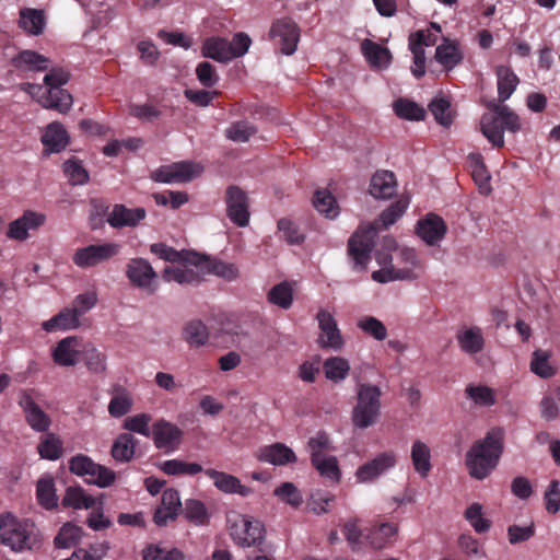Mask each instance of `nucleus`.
I'll use <instances>...</instances> for the list:
<instances>
[{"instance_id":"nucleus-1","label":"nucleus","mask_w":560,"mask_h":560,"mask_svg":"<svg viewBox=\"0 0 560 560\" xmlns=\"http://www.w3.org/2000/svg\"><path fill=\"white\" fill-rule=\"evenodd\" d=\"M407 199H398L386 208L373 223L361 224L348 241V255L353 260V268L365 270L371 259L378 229H387L404 215L408 208Z\"/></svg>"},{"instance_id":"nucleus-2","label":"nucleus","mask_w":560,"mask_h":560,"mask_svg":"<svg viewBox=\"0 0 560 560\" xmlns=\"http://www.w3.org/2000/svg\"><path fill=\"white\" fill-rule=\"evenodd\" d=\"M504 450L502 428L490 429L483 439L472 443L465 456V465L471 478L483 480L495 469Z\"/></svg>"},{"instance_id":"nucleus-3","label":"nucleus","mask_w":560,"mask_h":560,"mask_svg":"<svg viewBox=\"0 0 560 560\" xmlns=\"http://www.w3.org/2000/svg\"><path fill=\"white\" fill-rule=\"evenodd\" d=\"M0 540L15 552L37 549L42 541L32 521L19 520L11 513L0 515Z\"/></svg>"},{"instance_id":"nucleus-4","label":"nucleus","mask_w":560,"mask_h":560,"mask_svg":"<svg viewBox=\"0 0 560 560\" xmlns=\"http://www.w3.org/2000/svg\"><path fill=\"white\" fill-rule=\"evenodd\" d=\"M70 80V73L61 67L50 68L44 77L46 86L45 93L38 98V104L48 109L57 110L60 114H67L73 104L72 95L62 89Z\"/></svg>"},{"instance_id":"nucleus-5","label":"nucleus","mask_w":560,"mask_h":560,"mask_svg":"<svg viewBox=\"0 0 560 560\" xmlns=\"http://www.w3.org/2000/svg\"><path fill=\"white\" fill-rule=\"evenodd\" d=\"M382 390L377 385L359 383L357 404L352 409L351 420L355 428L368 429L377 423L381 416Z\"/></svg>"},{"instance_id":"nucleus-6","label":"nucleus","mask_w":560,"mask_h":560,"mask_svg":"<svg viewBox=\"0 0 560 560\" xmlns=\"http://www.w3.org/2000/svg\"><path fill=\"white\" fill-rule=\"evenodd\" d=\"M69 470L77 476L83 477L85 482L100 488H107L116 480L114 470L95 463L84 454H78L69 460Z\"/></svg>"},{"instance_id":"nucleus-7","label":"nucleus","mask_w":560,"mask_h":560,"mask_svg":"<svg viewBox=\"0 0 560 560\" xmlns=\"http://www.w3.org/2000/svg\"><path fill=\"white\" fill-rule=\"evenodd\" d=\"M230 522V535L237 546L253 547L262 542L265 528L259 521L246 515H237Z\"/></svg>"},{"instance_id":"nucleus-8","label":"nucleus","mask_w":560,"mask_h":560,"mask_svg":"<svg viewBox=\"0 0 560 560\" xmlns=\"http://www.w3.org/2000/svg\"><path fill=\"white\" fill-rule=\"evenodd\" d=\"M202 173V167L192 161H182L162 165L155 170L151 178L159 183H188Z\"/></svg>"},{"instance_id":"nucleus-9","label":"nucleus","mask_w":560,"mask_h":560,"mask_svg":"<svg viewBox=\"0 0 560 560\" xmlns=\"http://www.w3.org/2000/svg\"><path fill=\"white\" fill-rule=\"evenodd\" d=\"M269 38L280 47L282 54L290 56L296 50L300 28L289 18L278 19L270 27Z\"/></svg>"},{"instance_id":"nucleus-10","label":"nucleus","mask_w":560,"mask_h":560,"mask_svg":"<svg viewBox=\"0 0 560 560\" xmlns=\"http://www.w3.org/2000/svg\"><path fill=\"white\" fill-rule=\"evenodd\" d=\"M224 201L228 218L237 226L245 228L249 224V199L242 188L231 185L225 190Z\"/></svg>"},{"instance_id":"nucleus-11","label":"nucleus","mask_w":560,"mask_h":560,"mask_svg":"<svg viewBox=\"0 0 560 560\" xmlns=\"http://www.w3.org/2000/svg\"><path fill=\"white\" fill-rule=\"evenodd\" d=\"M119 249L120 246L116 243L89 245L77 249L72 260L80 268H91L109 260Z\"/></svg>"},{"instance_id":"nucleus-12","label":"nucleus","mask_w":560,"mask_h":560,"mask_svg":"<svg viewBox=\"0 0 560 560\" xmlns=\"http://www.w3.org/2000/svg\"><path fill=\"white\" fill-rule=\"evenodd\" d=\"M415 232L428 246H436L445 237L447 225L442 217L430 212L417 222Z\"/></svg>"},{"instance_id":"nucleus-13","label":"nucleus","mask_w":560,"mask_h":560,"mask_svg":"<svg viewBox=\"0 0 560 560\" xmlns=\"http://www.w3.org/2000/svg\"><path fill=\"white\" fill-rule=\"evenodd\" d=\"M397 463V456L393 451L377 454L373 459L361 465L355 471V478L360 482H372Z\"/></svg>"},{"instance_id":"nucleus-14","label":"nucleus","mask_w":560,"mask_h":560,"mask_svg":"<svg viewBox=\"0 0 560 560\" xmlns=\"http://www.w3.org/2000/svg\"><path fill=\"white\" fill-rule=\"evenodd\" d=\"M317 320L322 331L317 340L319 347L336 351L341 350L343 347V338L334 316L328 311L320 310L317 313Z\"/></svg>"},{"instance_id":"nucleus-15","label":"nucleus","mask_w":560,"mask_h":560,"mask_svg":"<svg viewBox=\"0 0 560 560\" xmlns=\"http://www.w3.org/2000/svg\"><path fill=\"white\" fill-rule=\"evenodd\" d=\"M11 66L20 74L44 72L49 69L50 60L31 49L21 50L11 59Z\"/></svg>"},{"instance_id":"nucleus-16","label":"nucleus","mask_w":560,"mask_h":560,"mask_svg":"<svg viewBox=\"0 0 560 560\" xmlns=\"http://www.w3.org/2000/svg\"><path fill=\"white\" fill-rule=\"evenodd\" d=\"M46 222L44 213L26 210L24 213L12 221L7 231V236L15 241H25L28 237V230H36Z\"/></svg>"},{"instance_id":"nucleus-17","label":"nucleus","mask_w":560,"mask_h":560,"mask_svg":"<svg viewBox=\"0 0 560 560\" xmlns=\"http://www.w3.org/2000/svg\"><path fill=\"white\" fill-rule=\"evenodd\" d=\"M184 432L176 424L160 419L152 425V439L158 448L176 450L183 439Z\"/></svg>"},{"instance_id":"nucleus-18","label":"nucleus","mask_w":560,"mask_h":560,"mask_svg":"<svg viewBox=\"0 0 560 560\" xmlns=\"http://www.w3.org/2000/svg\"><path fill=\"white\" fill-rule=\"evenodd\" d=\"M126 275L129 281L140 289L154 291V288H151V283L153 280L158 278L156 272L152 268L151 264L143 258H132L127 265Z\"/></svg>"},{"instance_id":"nucleus-19","label":"nucleus","mask_w":560,"mask_h":560,"mask_svg":"<svg viewBox=\"0 0 560 560\" xmlns=\"http://www.w3.org/2000/svg\"><path fill=\"white\" fill-rule=\"evenodd\" d=\"M20 407L25 413L27 424L36 432L48 431L51 420L40 407L34 401L31 395L24 393L19 401Z\"/></svg>"},{"instance_id":"nucleus-20","label":"nucleus","mask_w":560,"mask_h":560,"mask_svg":"<svg viewBox=\"0 0 560 560\" xmlns=\"http://www.w3.org/2000/svg\"><path fill=\"white\" fill-rule=\"evenodd\" d=\"M176 264L165 267L162 275L164 281H175L179 284H195L201 281L203 271L197 269L190 262L177 261Z\"/></svg>"},{"instance_id":"nucleus-21","label":"nucleus","mask_w":560,"mask_h":560,"mask_svg":"<svg viewBox=\"0 0 560 560\" xmlns=\"http://www.w3.org/2000/svg\"><path fill=\"white\" fill-rule=\"evenodd\" d=\"M205 474L213 480L214 487L224 493L240 494L242 497H248L253 493L252 488L242 485L241 480L233 475L212 468L206 469Z\"/></svg>"},{"instance_id":"nucleus-22","label":"nucleus","mask_w":560,"mask_h":560,"mask_svg":"<svg viewBox=\"0 0 560 560\" xmlns=\"http://www.w3.org/2000/svg\"><path fill=\"white\" fill-rule=\"evenodd\" d=\"M257 458L275 466H284L295 463L298 459L292 448L280 442L260 447L257 452Z\"/></svg>"},{"instance_id":"nucleus-23","label":"nucleus","mask_w":560,"mask_h":560,"mask_svg":"<svg viewBox=\"0 0 560 560\" xmlns=\"http://www.w3.org/2000/svg\"><path fill=\"white\" fill-rule=\"evenodd\" d=\"M42 143L46 155L59 153L69 144V135L60 122L54 121L46 127L42 136Z\"/></svg>"},{"instance_id":"nucleus-24","label":"nucleus","mask_w":560,"mask_h":560,"mask_svg":"<svg viewBox=\"0 0 560 560\" xmlns=\"http://www.w3.org/2000/svg\"><path fill=\"white\" fill-rule=\"evenodd\" d=\"M147 215L144 208L129 209L124 205H115L108 214L107 222L112 228L136 226Z\"/></svg>"},{"instance_id":"nucleus-25","label":"nucleus","mask_w":560,"mask_h":560,"mask_svg":"<svg viewBox=\"0 0 560 560\" xmlns=\"http://www.w3.org/2000/svg\"><path fill=\"white\" fill-rule=\"evenodd\" d=\"M456 340L460 350L467 354H477L485 348V338L480 327L463 326L456 332Z\"/></svg>"},{"instance_id":"nucleus-26","label":"nucleus","mask_w":560,"mask_h":560,"mask_svg":"<svg viewBox=\"0 0 560 560\" xmlns=\"http://www.w3.org/2000/svg\"><path fill=\"white\" fill-rule=\"evenodd\" d=\"M79 345L77 337L61 339L52 350L54 362L60 366H74L79 362Z\"/></svg>"},{"instance_id":"nucleus-27","label":"nucleus","mask_w":560,"mask_h":560,"mask_svg":"<svg viewBox=\"0 0 560 560\" xmlns=\"http://www.w3.org/2000/svg\"><path fill=\"white\" fill-rule=\"evenodd\" d=\"M192 265L207 273H213L228 280H233L237 277L238 270L233 264H226L218 259H212L197 253V258L194 259Z\"/></svg>"},{"instance_id":"nucleus-28","label":"nucleus","mask_w":560,"mask_h":560,"mask_svg":"<svg viewBox=\"0 0 560 560\" xmlns=\"http://www.w3.org/2000/svg\"><path fill=\"white\" fill-rule=\"evenodd\" d=\"M396 176L390 171H377L371 178L369 191L376 199H389L396 192Z\"/></svg>"},{"instance_id":"nucleus-29","label":"nucleus","mask_w":560,"mask_h":560,"mask_svg":"<svg viewBox=\"0 0 560 560\" xmlns=\"http://www.w3.org/2000/svg\"><path fill=\"white\" fill-rule=\"evenodd\" d=\"M434 59L444 70L451 71L463 61V54L456 42L444 37L435 49Z\"/></svg>"},{"instance_id":"nucleus-30","label":"nucleus","mask_w":560,"mask_h":560,"mask_svg":"<svg viewBox=\"0 0 560 560\" xmlns=\"http://www.w3.org/2000/svg\"><path fill=\"white\" fill-rule=\"evenodd\" d=\"M495 75H497V86H498V100L503 103L511 97L514 93L516 86L520 83L518 77L512 70V68L508 66H497L495 67Z\"/></svg>"},{"instance_id":"nucleus-31","label":"nucleus","mask_w":560,"mask_h":560,"mask_svg":"<svg viewBox=\"0 0 560 560\" xmlns=\"http://www.w3.org/2000/svg\"><path fill=\"white\" fill-rule=\"evenodd\" d=\"M201 54L203 57L219 62H228L233 59L230 42L223 37L206 38L201 47Z\"/></svg>"},{"instance_id":"nucleus-32","label":"nucleus","mask_w":560,"mask_h":560,"mask_svg":"<svg viewBox=\"0 0 560 560\" xmlns=\"http://www.w3.org/2000/svg\"><path fill=\"white\" fill-rule=\"evenodd\" d=\"M361 51L372 67H387L392 59L388 48L368 38L361 43Z\"/></svg>"},{"instance_id":"nucleus-33","label":"nucleus","mask_w":560,"mask_h":560,"mask_svg":"<svg viewBox=\"0 0 560 560\" xmlns=\"http://www.w3.org/2000/svg\"><path fill=\"white\" fill-rule=\"evenodd\" d=\"M80 325V316L72 308H63L57 315L43 323L47 332L56 330H70Z\"/></svg>"},{"instance_id":"nucleus-34","label":"nucleus","mask_w":560,"mask_h":560,"mask_svg":"<svg viewBox=\"0 0 560 560\" xmlns=\"http://www.w3.org/2000/svg\"><path fill=\"white\" fill-rule=\"evenodd\" d=\"M63 508H72L74 510H88L94 506L95 499L88 494L80 486H70L66 489L61 500Z\"/></svg>"},{"instance_id":"nucleus-35","label":"nucleus","mask_w":560,"mask_h":560,"mask_svg":"<svg viewBox=\"0 0 560 560\" xmlns=\"http://www.w3.org/2000/svg\"><path fill=\"white\" fill-rule=\"evenodd\" d=\"M136 446L137 440L132 434L121 433L115 439L112 445L110 455L117 462L128 463L135 455Z\"/></svg>"},{"instance_id":"nucleus-36","label":"nucleus","mask_w":560,"mask_h":560,"mask_svg":"<svg viewBox=\"0 0 560 560\" xmlns=\"http://www.w3.org/2000/svg\"><path fill=\"white\" fill-rule=\"evenodd\" d=\"M150 250L152 254L156 255L159 258L170 261H186L192 265L194 259L197 258V253L192 250H176L175 248L167 246L164 243H154L150 246Z\"/></svg>"},{"instance_id":"nucleus-37","label":"nucleus","mask_w":560,"mask_h":560,"mask_svg":"<svg viewBox=\"0 0 560 560\" xmlns=\"http://www.w3.org/2000/svg\"><path fill=\"white\" fill-rule=\"evenodd\" d=\"M480 126L482 135L493 144V147L501 148L504 145V131L497 114L483 115Z\"/></svg>"},{"instance_id":"nucleus-38","label":"nucleus","mask_w":560,"mask_h":560,"mask_svg":"<svg viewBox=\"0 0 560 560\" xmlns=\"http://www.w3.org/2000/svg\"><path fill=\"white\" fill-rule=\"evenodd\" d=\"M209 338L207 326L199 319H192L185 324L183 328V339L190 347H202Z\"/></svg>"},{"instance_id":"nucleus-39","label":"nucleus","mask_w":560,"mask_h":560,"mask_svg":"<svg viewBox=\"0 0 560 560\" xmlns=\"http://www.w3.org/2000/svg\"><path fill=\"white\" fill-rule=\"evenodd\" d=\"M313 206L328 219H335L339 214L337 200L328 189H317L314 192Z\"/></svg>"},{"instance_id":"nucleus-40","label":"nucleus","mask_w":560,"mask_h":560,"mask_svg":"<svg viewBox=\"0 0 560 560\" xmlns=\"http://www.w3.org/2000/svg\"><path fill=\"white\" fill-rule=\"evenodd\" d=\"M431 453L429 446L421 442L415 441L411 447V460L415 470L421 476L427 477L431 470Z\"/></svg>"},{"instance_id":"nucleus-41","label":"nucleus","mask_w":560,"mask_h":560,"mask_svg":"<svg viewBox=\"0 0 560 560\" xmlns=\"http://www.w3.org/2000/svg\"><path fill=\"white\" fill-rule=\"evenodd\" d=\"M36 498L38 503L46 510L57 508L58 498L56 495L55 482L51 477H42L36 485Z\"/></svg>"},{"instance_id":"nucleus-42","label":"nucleus","mask_w":560,"mask_h":560,"mask_svg":"<svg viewBox=\"0 0 560 560\" xmlns=\"http://www.w3.org/2000/svg\"><path fill=\"white\" fill-rule=\"evenodd\" d=\"M396 533V524L383 523L371 528L366 539L374 549H382L392 540Z\"/></svg>"},{"instance_id":"nucleus-43","label":"nucleus","mask_w":560,"mask_h":560,"mask_svg":"<svg viewBox=\"0 0 560 560\" xmlns=\"http://www.w3.org/2000/svg\"><path fill=\"white\" fill-rule=\"evenodd\" d=\"M466 397L477 407H492L497 402V392L486 385H468L465 388Z\"/></svg>"},{"instance_id":"nucleus-44","label":"nucleus","mask_w":560,"mask_h":560,"mask_svg":"<svg viewBox=\"0 0 560 560\" xmlns=\"http://www.w3.org/2000/svg\"><path fill=\"white\" fill-rule=\"evenodd\" d=\"M326 378L339 383L349 375L350 363L341 357H331L324 361L323 364Z\"/></svg>"},{"instance_id":"nucleus-45","label":"nucleus","mask_w":560,"mask_h":560,"mask_svg":"<svg viewBox=\"0 0 560 560\" xmlns=\"http://www.w3.org/2000/svg\"><path fill=\"white\" fill-rule=\"evenodd\" d=\"M269 303L275 304L283 310H289L293 303V289L288 281L273 285L268 294Z\"/></svg>"},{"instance_id":"nucleus-46","label":"nucleus","mask_w":560,"mask_h":560,"mask_svg":"<svg viewBox=\"0 0 560 560\" xmlns=\"http://www.w3.org/2000/svg\"><path fill=\"white\" fill-rule=\"evenodd\" d=\"M468 162L474 182L478 185L480 190L489 191L490 175L483 164L482 156L479 153H470L468 155Z\"/></svg>"},{"instance_id":"nucleus-47","label":"nucleus","mask_w":560,"mask_h":560,"mask_svg":"<svg viewBox=\"0 0 560 560\" xmlns=\"http://www.w3.org/2000/svg\"><path fill=\"white\" fill-rule=\"evenodd\" d=\"M37 451L42 458L57 460L62 455V441L56 434L48 433L42 438Z\"/></svg>"},{"instance_id":"nucleus-48","label":"nucleus","mask_w":560,"mask_h":560,"mask_svg":"<svg viewBox=\"0 0 560 560\" xmlns=\"http://www.w3.org/2000/svg\"><path fill=\"white\" fill-rule=\"evenodd\" d=\"M394 112L398 117L408 120H422L425 116V110L421 106L406 98L395 101Z\"/></svg>"},{"instance_id":"nucleus-49","label":"nucleus","mask_w":560,"mask_h":560,"mask_svg":"<svg viewBox=\"0 0 560 560\" xmlns=\"http://www.w3.org/2000/svg\"><path fill=\"white\" fill-rule=\"evenodd\" d=\"M161 469L170 476L196 475L203 471L202 466L197 463H187L179 459H168L162 463Z\"/></svg>"},{"instance_id":"nucleus-50","label":"nucleus","mask_w":560,"mask_h":560,"mask_svg":"<svg viewBox=\"0 0 560 560\" xmlns=\"http://www.w3.org/2000/svg\"><path fill=\"white\" fill-rule=\"evenodd\" d=\"M82 528L72 523H66L55 537V545L58 548H70L74 546L82 536Z\"/></svg>"},{"instance_id":"nucleus-51","label":"nucleus","mask_w":560,"mask_h":560,"mask_svg":"<svg viewBox=\"0 0 560 560\" xmlns=\"http://www.w3.org/2000/svg\"><path fill=\"white\" fill-rule=\"evenodd\" d=\"M20 26L26 32L38 35L44 28V16L35 9H24L20 14Z\"/></svg>"},{"instance_id":"nucleus-52","label":"nucleus","mask_w":560,"mask_h":560,"mask_svg":"<svg viewBox=\"0 0 560 560\" xmlns=\"http://www.w3.org/2000/svg\"><path fill=\"white\" fill-rule=\"evenodd\" d=\"M429 109L434 119L442 126L448 127L453 122L451 103L444 97H436L429 104Z\"/></svg>"},{"instance_id":"nucleus-53","label":"nucleus","mask_w":560,"mask_h":560,"mask_svg":"<svg viewBox=\"0 0 560 560\" xmlns=\"http://www.w3.org/2000/svg\"><path fill=\"white\" fill-rule=\"evenodd\" d=\"M311 463L316 468V470L320 474V476L331 480L335 483L339 482L341 472L338 467L337 458L335 456L318 457L317 462H311Z\"/></svg>"},{"instance_id":"nucleus-54","label":"nucleus","mask_w":560,"mask_h":560,"mask_svg":"<svg viewBox=\"0 0 560 560\" xmlns=\"http://www.w3.org/2000/svg\"><path fill=\"white\" fill-rule=\"evenodd\" d=\"M83 360L88 370L92 373H104L106 371V354L93 346L83 349Z\"/></svg>"},{"instance_id":"nucleus-55","label":"nucleus","mask_w":560,"mask_h":560,"mask_svg":"<svg viewBox=\"0 0 560 560\" xmlns=\"http://www.w3.org/2000/svg\"><path fill=\"white\" fill-rule=\"evenodd\" d=\"M184 516L196 525H203L208 521V512L205 504L195 499L186 500L183 509Z\"/></svg>"},{"instance_id":"nucleus-56","label":"nucleus","mask_w":560,"mask_h":560,"mask_svg":"<svg viewBox=\"0 0 560 560\" xmlns=\"http://www.w3.org/2000/svg\"><path fill=\"white\" fill-rule=\"evenodd\" d=\"M412 278L413 272L411 268H395L394 266L376 270L372 273V279L381 283L394 280H407Z\"/></svg>"},{"instance_id":"nucleus-57","label":"nucleus","mask_w":560,"mask_h":560,"mask_svg":"<svg viewBox=\"0 0 560 560\" xmlns=\"http://www.w3.org/2000/svg\"><path fill=\"white\" fill-rule=\"evenodd\" d=\"M63 172L72 185H84L89 182L90 178L88 171L75 158H71L65 162Z\"/></svg>"},{"instance_id":"nucleus-58","label":"nucleus","mask_w":560,"mask_h":560,"mask_svg":"<svg viewBox=\"0 0 560 560\" xmlns=\"http://www.w3.org/2000/svg\"><path fill=\"white\" fill-rule=\"evenodd\" d=\"M465 518L478 534L490 529L491 522L482 516V505L479 503H472L466 509Z\"/></svg>"},{"instance_id":"nucleus-59","label":"nucleus","mask_w":560,"mask_h":560,"mask_svg":"<svg viewBox=\"0 0 560 560\" xmlns=\"http://www.w3.org/2000/svg\"><path fill=\"white\" fill-rule=\"evenodd\" d=\"M530 370L542 378H549L556 373V370L549 363V354L541 350L534 351L530 361Z\"/></svg>"},{"instance_id":"nucleus-60","label":"nucleus","mask_w":560,"mask_h":560,"mask_svg":"<svg viewBox=\"0 0 560 560\" xmlns=\"http://www.w3.org/2000/svg\"><path fill=\"white\" fill-rule=\"evenodd\" d=\"M493 113L497 114L503 131L517 132L521 129V120L517 114L510 109L506 105H494Z\"/></svg>"},{"instance_id":"nucleus-61","label":"nucleus","mask_w":560,"mask_h":560,"mask_svg":"<svg viewBox=\"0 0 560 560\" xmlns=\"http://www.w3.org/2000/svg\"><path fill=\"white\" fill-rule=\"evenodd\" d=\"M132 407V399L129 394L121 389L119 393H116L108 405V412L112 417L120 418L127 415Z\"/></svg>"},{"instance_id":"nucleus-62","label":"nucleus","mask_w":560,"mask_h":560,"mask_svg":"<svg viewBox=\"0 0 560 560\" xmlns=\"http://www.w3.org/2000/svg\"><path fill=\"white\" fill-rule=\"evenodd\" d=\"M255 133L256 128L245 120L233 122L226 129V137L235 142H246Z\"/></svg>"},{"instance_id":"nucleus-63","label":"nucleus","mask_w":560,"mask_h":560,"mask_svg":"<svg viewBox=\"0 0 560 560\" xmlns=\"http://www.w3.org/2000/svg\"><path fill=\"white\" fill-rule=\"evenodd\" d=\"M358 326L365 334L372 336L378 341L385 340L387 337V329L385 325L376 317L366 316L359 322Z\"/></svg>"},{"instance_id":"nucleus-64","label":"nucleus","mask_w":560,"mask_h":560,"mask_svg":"<svg viewBox=\"0 0 560 560\" xmlns=\"http://www.w3.org/2000/svg\"><path fill=\"white\" fill-rule=\"evenodd\" d=\"M273 494L294 508L300 506L303 502L300 491L292 482H282L275 489Z\"/></svg>"}]
</instances>
